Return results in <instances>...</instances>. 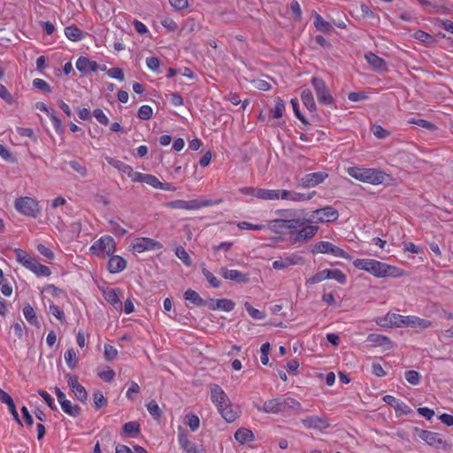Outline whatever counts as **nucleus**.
<instances>
[{
    "label": "nucleus",
    "instance_id": "obj_1",
    "mask_svg": "<svg viewBox=\"0 0 453 453\" xmlns=\"http://www.w3.org/2000/svg\"><path fill=\"white\" fill-rule=\"evenodd\" d=\"M338 218V211L329 205L311 211L308 218L300 219L303 223L298 233L297 242H303L316 235L319 226L313 224L334 222Z\"/></svg>",
    "mask_w": 453,
    "mask_h": 453
},
{
    "label": "nucleus",
    "instance_id": "obj_2",
    "mask_svg": "<svg viewBox=\"0 0 453 453\" xmlns=\"http://www.w3.org/2000/svg\"><path fill=\"white\" fill-rule=\"evenodd\" d=\"M346 172L352 178L372 185H380L388 177L383 171L374 168L350 166L346 169Z\"/></svg>",
    "mask_w": 453,
    "mask_h": 453
},
{
    "label": "nucleus",
    "instance_id": "obj_3",
    "mask_svg": "<svg viewBox=\"0 0 453 453\" xmlns=\"http://www.w3.org/2000/svg\"><path fill=\"white\" fill-rule=\"evenodd\" d=\"M18 263L38 276H49L50 270L48 266L38 262L35 257H31L26 250L16 248L13 250Z\"/></svg>",
    "mask_w": 453,
    "mask_h": 453
},
{
    "label": "nucleus",
    "instance_id": "obj_4",
    "mask_svg": "<svg viewBox=\"0 0 453 453\" xmlns=\"http://www.w3.org/2000/svg\"><path fill=\"white\" fill-rule=\"evenodd\" d=\"M303 223V222L300 221V218L273 219L268 221L267 226L269 229L275 234H282L284 230H288V233L294 236L295 242H297L298 233Z\"/></svg>",
    "mask_w": 453,
    "mask_h": 453
},
{
    "label": "nucleus",
    "instance_id": "obj_5",
    "mask_svg": "<svg viewBox=\"0 0 453 453\" xmlns=\"http://www.w3.org/2000/svg\"><path fill=\"white\" fill-rule=\"evenodd\" d=\"M89 251L97 257L105 258L116 251V242L111 235H103L90 246Z\"/></svg>",
    "mask_w": 453,
    "mask_h": 453
},
{
    "label": "nucleus",
    "instance_id": "obj_6",
    "mask_svg": "<svg viewBox=\"0 0 453 453\" xmlns=\"http://www.w3.org/2000/svg\"><path fill=\"white\" fill-rule=\"evenodd\" d=\"M14 207L17 211L27 217L37 218L41 213V207L35 198L21 196L15 200Z\"/></svg>",
    "mask_w": 453,
    "mask_h": 453
},
{
    "label": "nucleus",
    "instance_id": "obj_7",
    "mask_svg": "<svg viewBox=\"0 0 453 453\" xmlns=\"http://www.w3.org/2000/svg\"><path fill=\"white\" fill-rule=\"evenodd\" d=\"M367 273L376 277H400L403 274V271L398 267L388 265L386 263L372 259Z\"/></svg>",
    "mask_w": 453,
    "mask_h": 453
},
{
    "label": "nucleus",
    "instance_id": "obj_8",
    "mask_svg": "<svg viewBox=\"0 0 453 453\" xmlns=\"http://www.w3.org/2000/svg\"><path fill=\"white\" fill-rule=\"evenodd\" d=\"M214 203L209 199L173 200L167 202L165 206L172 210L196 211L204 207L211 206Z\"/></svg>",
    "mask_w": 453,
    "mask_h": 453
},
{
    "label": "nucleus",
    "instance_id": "obj_9",
    "mask_svg": "<svg viewBox=\"0 0 453 453\" xmlns=\"http://www.w3.org/2000/svg\"><path fill=\"white\" fill-rule=\"evenodd\" d=\"M415 431L418 437L429 446H432L435 449H441L445 451L450 450L451 445L444 441L440 434L428 430L419 429L418 427H415Z\"/></svg>",
    "mask_w": 453,
    "mask_h": 453
},
{
    "label": "nucleus",
    "instance_id": "obj_10",
    "mask_svg": "<svg viewBox=\"0 0 453 453\" xmlns=\"http://www.w3.org/2000/svg\"><path fill=\"white\" fill-rule=\"evenodd\" d=\"M311 252L313 254H330L335 257H341L347 260H350L351 257L342 248L334 245L332 242L327 241H320L315 243Z\"/></svg>",
    "mask_w": 453,
    "mask_h": 453
},
{
    "label": "nucleus",
    "instance_id": "obj_11",
    "mask_svg": "<svg viewBox=\"0 0 453 453\" xmlns=\"http://www.w3.org/2000/svg\"><path fill=\"white\" fill-rule=\"evenodd\" d=\"M162 249L163 244L160 242L149 237H136L130 245V250L134 253H143Z\"/></svg>",
    "mask_w": 453,
    "mask_h": 453
},
{
    "label": "nucleus",
    "instance_id": "obj_12",
    "mask_svg": "<svg viewBox=\"0 0 453 453\" xmlns=\"http://www.w3.org/2000/svg\"><path fill=\"white\" fill-rule=\"evenodd\" d=\"M311 85L315 90L319 104L324 105H330L333 104L334 98L331 96L326 82L321 78L313 77L311 79Z\"/></svg>",
    "mask_w": 453,
    "mask_h": 453
},
{
    "label": "nucleus",
    "instance_id": "obj_13",
    "mask_svg": "<svg viewBox=\"0 0 453 453\" xmlns=\"http://www.w3.org/2000/svg\"><path fill=\"white\" fill-rule=\"evenodd\" d=\"M326 280H334L339 283L346 281V275L339 269H324L318 272L310 280V283H319Z\"/></svg>",
    "mask_w": 453,
    "mask_h": 453
},
{
    "label": "nucleus",
    "instance_id": "obj_14",
    "mask_svg": "<svg viewBox=\"0 0 453 453\" xmlns=\"http://www.w3.org/2000/svg\"><path fill=\"white\" fill-rule=\"evenodd\" d=\"M304 264V259L298 253H287L273 262V267L276 270H282L292 265H301Z\"/></svg>",
    "mask_w": 453,
    "mask_h": 453
},
{
    "label": "nucleus",
    "instance_id": "obj_15",
    "mask_svg": "<svg viewBox=\"0 0 453 453\" xmlns=\"http://www.w3.org/2000/svg\"><path fill=\"white\" fill-rule=\"evenodd\" d=\"M226 394L224 390L217 384L211 385V400L215 403L221 417L226 420V411L223 406Z\"/></svg>",
    "mask_w": 453,
    "mask_h": 453
},
{
    "label": "nucleus",
    "instance_id": "obj_16",
    "mask_svg": "<svg viewBox=\"0 0 453 453\" xmlns=\"http://www.w3.org/2000/svg\"><path fill=\"white\" fill-rule=\"evenodd\" d=\"M105 300L111 303L116 310L122 308V303L119 297V289L109 288V285H97Z\"/></svg>",
    "mask_w": 453,
    "mask_h": 453
},
{
    "label": "nucleus",
    "instance_id": "obj_17",
    "mask_svg": "<svg viewBox=\"0 0 453 453\" xmlns=\"http://www.w3.org/2000/svg\"><path fill=\"white\" fill-rule=\"evenodd\" d=\"M302 424L309 429H318L324 431L330 426L328 420L326 418L319 416H309L301 419Z\"/></svg>",
    "mask_w": 453,
    "mask_h": 453
},
{
    "label": "nucleus",
    "instance_id": "obj_18",
    "mask_svg": "<svg viewBox=\"0 0 453 453\" xmlns=\"http://www.w3.org/2000/svg\"><path fill=\"white\" fill-rule=\"evenodd\" d=\"M258 411L267 414H278L282 412L280 397L268 399L264 402L263 405H256Z\"/></svg>",
    "mask_w": 453,
    "mask_h": 453
},
{
    "label": "nucleus",
    "instance_id": "obj_19",
    "mask_svg": "<svg viewBox=\"0 0 453 453\" xmlns=\"http://www.w3.org/2000/svg\"><path fill=\"white\" fill-rule=\"evenodd\" d=\"M328 174L323 172L308 173L301 179V185L303 188H313L322 183Z\"/></svg>",
    "mask_w": 453,
    "mask_h": 453
},
{
    "label": "nucleus",
    "instance_id": "obj_20",
    "mask_svg": "<svg viewBox=\"0 0 453 453\" xmlns=\"http://www.w3.org/2000/svg\"><path fill=\"white\" fill-rule=\"evenodd\" d=\"M404 316L396 313H387L384 317L378 318L376 323L380 326H397L401 327L403 326Z\"/></svg>",
    "mask_w": 453,
    "mask_h": 453
},
{
    "label": "nucleus",
    "instance_id": "obj_21",
    "mask_svg": "<svg viewBox=\"0 0 453 453\" xmlns=\"http://www.w3.org/2000/svg\"><path fill=\"white\" fill-rule=\"evenodd\" d=\"M76 68L81 73L87 74L96 72L99 65L96 61L81 56L76 61Z\"/></svg>",
    "mask_w": 453,
    "mask_h": 453
},
{
    "label": "nucleus",
    "instance_id": "obj_22",
    "mask_svg": "<svg viewBox=\"0 0 453 453\" xmlns=\"http://www.w3.org/2000/svg\"><path fill=\"white\" fill-rule=\"evenodd\" d=\"M315 191H312L311 193L309 194H303L282 189L281 199L289 200L292 202H304L311 200L315 196Z\"/></svg>",
    "mask_w": 453,
    "mask_h": 453
},
{
    "label": "nucleus",
    "instance_id": "obj_23",
    "mask_svg": "<svg viewBox=\"0 0 453 453\" xmlns=\"http://www.w3.org/2000/svg\"><path fill=\"white\" fill-rule=\"evenodd\" d=\"M108 269L111 273H118L125 270L127 261L124 257L118 255L109 256Z\"/></svg>",
    "mask_w": 453,
    "mask_h": 453
},
{
    "label": "nucleus",
    "instance_id": "obj_24",
    "mask_svg": "<svg viewBox=\"0 0 453 453\" xmlns=\"http://www.w3.org/2000/svg\"><path fill=\"white\" fill-rule=\"evenodd\" d=\"M403 326L427 328L432 326V322L417 316H404Z\"/></svg>",
    "mask_w": 453,
    "mask_h": 453
},
{
    "label": "nucleus",
    "instance_id": "obj_25",
    "mask_svg": "<svg viewBox=\"0 0 453 453\" xmlns=\"http://www.w3.org/2000/svg\"><path fill=\"white\" fill-rule=\"evenodd\" d=\"M178 441L180 448L187 453H196L200 448H197L195 443L188 440L187 434L184 432L178 434Z\"/></svg>",
    "mask_w": 453,
    "mask_h": 453
},
{
    "label": "nucleus",
    "instance_id": "obj_26",
    "mask_svg": "<svg viewBox=\"0 0 453 453\" xmlns=\"http://www.w3.org/2000/svg\"><path fill=\"white\" fill-rule=\"evenodd\" d=\"M365 59L368 64L372 66V68L376 71H385L387 69L386 62L383 58L377 56L372 52H368L365 54Z\"/></svg>",
    "mask_w": 453,
    "mask_h": 453
},
{
    "label": "nucleus",
    "instance_id": "obj_27",
    "mask_svg": "<svg viewBox=\"0 0 453 453\" xmlns=\"http://www.w3.org/2000/svg\"><path fill=\"white\" fill-rule=\"evenodd\" d=\"M282 189H266L258 188L257 198L262 200H279L281 199Z\"/></svg>",
    "mask_w": 453,
    "mask_h": 453
},
{
    "label": "nucleus",
    "instance_id": "obj_28",
    "mask_svg": "<svg viewBox=\"0 0 453 453\" xmlns=\"http://www.w3.org/2000/svg\"><path fill=\"white\" fill-rule=\"evenodd\" d=\"M234 439L241 445H244L247 442L253 441L255 439L254 434L250 429L241 427L234 434Z\"/></svg>",
    "mask_w": 453,
    "mask_h": 453
},
{
    "label": "nucleus",
    "instance_id": "obj_29",
    "mask_svg": "<svg viewBox=\"0 0 453 453\" xmlns=\"http://www.w3.org/2000/svg\"><path fill=\"white\" fill-rule=\"evenodd\" d=\"M65 35L72 42H80L85 38L84 33L76 26L65 27Z\"/></svg>",
    "mask_w": 453,
    "mask_h": 453
},
{
    "label": "nucleus",
    "instance_id": "obj_30",
    "mask_svg": "<svg viewBox=\"0 0 453 453\" xmlns=\"http://www.w3.org/2000/svg\"><path fill=\"white\" fill-rule=\"evenodd\" d=\"M280 403H281L282 412L288 411H298L302 408L301 403L298 401H296L295 398L288 397H288L281 396Z\"/></svg>",
    "mask_w": 453,
    "mask_h": 453
},
{
    "label": "nucleus",
    "instance_id": "obj_31",
    "mask_svg": "<svg viewBox=\"0 0 453 453\" xmlns=\"http://www.w3.org/2000/svg\"><path fill=\"white\" fill-rule=\"evenodd\" d=\"M60 405L63 411L71 417L76 418L81 414V408L77 404L73 405L69 400L61 402Z\"/></svg>",
    "mask_w": 453,
    "mask_h": 453
},
{
    "label": "nucleus",
    "instance_id": "obj_32",
    "mask_svg": "<svg viewBox=\"0 0 453 453\" xmlns=\"http://www.w3.org/2000/svg\"><path fill=\"white\" fill-rule=\"evenodd\" d=\"M301 100L304 106L310 111L316 110V104L311 91L308 88H304L301 92Z\"/></svg>",
    "mask_w": 453,
    "mask_h": 453
},
{
    "label": "nucleus",
    "instance_id": "obj_33",
    "mask_svg": "<svg viewBox=\"0 0 453 453\" xmlns=\"http://www.w3.org/2000/svg\"><path fill=\"white\" fill-rule=\"evenodd\" d=\"M123 433L131 436V437H138L141 434L140 424L137 421H129L123 425L122 426Z\"/></svg>",
    "mask_w": 453,
    "mask_h": 453
},
{
    "label": "nucleus",
    "instance_id": "obj_34",
    "mask_svg": "<svg viewBox=\"0 0 453 453\" xmlns=\"http://www.w3.org/2000/svg\"><path fill=\"white\" fill-rule=\"evenodd\" d=\"M184 298L197 307H203L205 304V299H203L195 290L190 288L184 293Z\"/></svg>",
    "mask_w": 453,
    "mask_h": 453
},
{
    "label": "nucleus",
    "instance_id": "obj_35",
    "mask_svg": "<svg viewBox=\"0 0 453 453\" xmlns=\"http://www.w3.org/2000/svg\"><path fill=\"white\" fill-rule=\"evenodd\" d=\"M314 26L321 32L330 33L333 30V27L329 22L325 20L319 14L316 13L314 16Z\"/></svg>",
    "mask_w": 453,
    "mask_h": 453
},
{
    "label": "nucleus",
    "instance_id": "obj_36",
    "mask_svg": "<svg viewBox=\"0 0 453 453\" xmlns=\"http://www.w3.org/2000/svg\"><path fill=\"white\" fill-rule=\"evenodd\" d=\"M138 182L146 183L154 188L159 189V188H161V181L155 175L149 173H141V177L139 178Z\"/></svg>",
    "mask_w": 453,
    "mask_h": 453
},
{
    "label": "nucleus",
    "instance_id": "obj_37",
    "mask_svg": "<svg viewBox=\"0 0 453 453\" xmlns=\"http://www.w3.org/2000/svg\"><path fill=\"white\" fill-rule=\"evenodd\" d=\"M23 314L28 323L35 326L36 327H40V322L37 319L35 311L30 304H27L23 308Z\"/></svg>",
    "mask_w": 453,
    "mask_h": 453
},
{
    "label": "nucleus",
    "instance_id": "obj_38",
    "mask_svg": "<svg viewBox=\"0 0 453 453\" xmlns=\"http://www.w3.org/2000/svg\"><path fill=\"white\" fill-rule=\"evenodd\" d=\"M203 307H208L210 310L221 309L226 311V299H208L205 300V304Z\"/></svg>",
    "mask_w": 453,
    "mask_h": 453
},
{
    "label": "nucleus",
    "instance_id": "obj_39",
    "mask_svg": "<svg viewBox=\"0 0 453 453\" xmlns=\"http://www.w3.org/2000/svg\"><path fill=\"white\" fill-rule=\"evenodd\" d=\"M175 255L186 266H190L192 265L190 256L182 246H178L175 249Z\"/></svg>",
    "mask_w": 453,
    "mask_h": 453
},
{
    "label": "nucleus",
    "instance_id": "obj_40",
    "mask_svg": "<svg viewBox=\"0 0 453 453\" xmlns=\"http://www.w3.org/2000/svg\"><path fill=\"white\" fill-rule=\"evenodd\" d=\"M244 307L247 311V312L249 313V315L254 319H257V320H261V319H264L265 318V313L262 311H259L256 308H254L250 303L246 302L244 303Z\"/></svg>",
    "mask_w": 453,
    "mask_h": 453
},
{
    "label": "nucleus",
    "instance_id": "obj_41",
    "mask_svg": "<svg viewBox=\"0 0 453 453\" xmlns=\"http://www.w3.org/2000/svg\"><path fill=\"white\" fill-rule=\"evenodd\" d=\"M65 359L69 368L74 369L78 365V358L73 349H68L65 353Z\"/></svg>",
    "mask_w": 453,
    "mask_h": 453
},
{
    "label": "nucleus",
    "instance_id": "obj_42",
    "mask_svg": "<svg viewBox=\"0 0 453 453\" xmlns=\"http://www.w3.org/2000/svg\"><path fill=\"white\" fill-rule=\"evenodd\" d=\"M285 111V103L280 97L275 100V106L272 110V115L274 119H280L283 116Z\"/></svg>",
    "mask_w": 453,
    "mask_h": 453
},
{
    "label": "nucleus",
    "instance_id": "obj_43",
    "mask_svg": "<svg viewBox=\"0 0 453 453\" xmlns=\"http://www.w3.org/2000/svg\"><path fill=\"white\" fill-rule=\"evenodd\" d=\"M404 378L411 385L417 386L420 383L421 376L417 371L409 370L405 372Z\"/></svg>",
    "mask_w": 453,
    "mask_h": 453
},
{
    "label": "nucleus",
    "instance_id": "obj_44",
    "mask_svg": "<svg viewBox=\"0 0 453 453\" xmlns=\"http://www.w3.org/2000/svg\"><path fill=\"white\" fill-rule=\"evenodd\" d=\"M153 115V109L148 104L142 105L137 111V117L142 120L150 119Z\"/></svg>",
    "mask_w": 453,
    "mask_h": 453
},
{
    "label": "nucleus",
    "instance_id": "obj_45",
    "mask_svg": "<svg viewBox=\"0 0 453 453\" xmlns=\"http://www.w3.org/2000/svg\"><path fill=\"white\" fill-rule=\"evenodd\" d=\"M148 411L150 414L157 420H158L162 416V411L157 403L156 401L152 400L146 405Z\"/></svg>",
    "mask_w": 453,
    "mask_h": 453
},
{
    "label": "nucleus",
    "instance_id": "obj_46",
    "mask_svg": "<svg viewBox=\"0 0 453 453\" xmlns=\"http://www.w3.org/2000/svg\"><path fill=\"white\" fill-rule=\"evenodd\" d=\"M123 175L127 176L131 179L133 182H138L139 178L141 177L140 172H135L133 167L129 165H127L123 170L120 172Z\"/></svg>",
    "mask_w": 453,
    "mask_h": 453
},
{
    "label": "nucleus",
    "instance_id": "obj_47",
    "mask_svg": "<svg viewBox=\"0 0 453 453\" xmlns=\"http://www.w3.org/2000/svg\"><path fill=\"white\" fill-rule=\"evenodd\" d=\"M68 164H69L70 167L74 172L79 173L81 176L85 177L88 175V169H87L86 165L81 164L80 162H78L76 160H72Z\"/></svg>",
    "mask_w": 453,
    "mask_h": 453
},
{
    "label": "nucleus",
    "instance_id": "obj_48",
    "mask_svg": "<svg viewBox=\"0 0 453 453\" xmlns=\"http://www.w3.org/2000/svg\"><path fill=\"white\" fill-rule=\"evenodd\" d=\"M368 340L380 345V346L388 345V344L391 343V342L388 336L381 335V334H372L368 336Z\"/></svg>",
    "mask_w": 453,
    "mask_h": 453
},
{
    "label": "nucleus",
    "instance_id": "obj_49",
    "mask_svg": "<svg viewBox=\"0 0 453 453\" xmlns=\"http://www.w3.org/2000/svg\"><path fill=\"white\" fill-rule=\"evenodd\" d=\"M93 400L96 409H101L107 405V399L104 397L102 392L96 391L93 394Z\"/></svg>",
    "mask_w": 453,
    "mask_h": 453
},
{
    "label": "nucleus",
    "instance_id": "obj_50",
    "mask_svg": "<svg viewBox=\"0 0 453 453\" xmlns=\"http://www.w3.org/2000/svg\"><path fill=\"white\" fill-rule=\"evenodd\" d=\"M147 67L156 73H158L160 72V61L156 57H149L146 58Z\"/></svg>",
    "mask_w": 453,
    "mask_h": 453
},
{
    "label": "nucleus",
    "instance_id": "obj_51",
    "mask_svg": "<svg viewBox=\"0 0 453 453\" xmlns=\"http://www.w3.org/2000/svg\"><path fill=\"white\" fill-rule=\"evenodd\" d=\"M72 392L80 402L85 403L87 401L88 392L82 385L76 386V388L73 389Z\"/></svg>",
    "mask_w": 453,
    "mask_h": 453
},
{
    "label": "nucleus",
    "instance_id": "obj_52",
    "mask_svg": "<svg viewBox=\"0 0 453 453\" xmlns=\"http://www.w3.org/2000/svg\"><path fill=\"white\" fill-rule=\"evenodd\" d=\"M260 361L264 365H267L269 364V352H270V343L265 342L261 345L260 348Z\"/></svg>",
    "mask_w": 453,
    "mask_h": 453
},
{
    "label": "nucleus",
    "instance_id": "obj_53",
    "mask_svg": "<svg viewBox=\"0 0 453 453\" xmlns=\"http://www.w3.org/2000/svg\"><path fill=\"white\" fill-rule=\"evenodd\" d=\"M291 106L293 108V111L295 116L303 124L307 123V120L305 117L302 114L300 108H299V103L296 98H293L290 101Z\"/></svg>",
    "mask_w": 453,
    "mask_h": 453
},
{
    "label": "nucleus",
    "instance_id": "obj_54",
    "mask_svg": "<svg viewBox=\"0 0 453 453\" xmlns=\"http://www.w3.org/2000/svg\"><path fill=\"white\" fill-rule=\"evenodd\" d=\"M238 228L240 229H247V230H262L265 227L263 224H252L247 221H242L238 222L237 224Z\"/></svg>",
    "mask_w": 453,
    "mask_h": 453
},
{
    "label": "nucleus",
    "instance_id": "obj_55",
    "mask_svg": "<svg viewBox=\"0 0 453 453\" xmlns=\"http://www.w3.org/2000/svg\"><path fill=\"white\" fill-rule=\"evenodd\" d=\"M186 424L189 426L191 431H196L200 425L199 418L194 414H188L186 416Z\"/></svg>",
    "mask_w": 453,
    "mask_h": 453
},
{
    "label": "nucleus",
    "instance_id": "obj_56",
    "mask_svg": "<svg viewBox=\"0 0 453 453\" xmlns=\"http://www.w3.org/2000/svg\"><path fill=\"white\" fill-rule=\"evenodd\" d=\"M107 75L112 79L118 80L119 81H123L125 80V75L123 70L119 67H113L107 70Z\"/></svg>",
    "mask_w": 453,
    "mask_h": 453
},
{
    "label": "nucleus",
    "instance_id": "obj_57",
    "mask_svg": "<svg viewBox=\"0 0 453 453\" xmlns=\"http://www.w3.org/2000/svg\"><path fill=\"white\" fill-rule=\"evenodd\" d=\"M104 358L107 361H112L117 357L118 350L114 346L106 344V345H104Z\"/></svg>",
    "mask_w": 453,
    "mask_h": 453
},
{
    "label": "nucleus",
    "instance_id": "obj_58",
    "mask_svg": "<svg viewBox=\"0 0 453 453\" xmlns=\"http://www.w3.org/2000/svg\"><path fill=\"white\" fill-rule=\"evenodd\" d=\"M410 124H414V125H417L418 127H421L423 128H426L427 130H433L434 128V125L432 124L431 122L426 120V119H411L409 121H408Z\"/></svg>",
    "mask_w": 453,
    "mask_h": 453
},
{
    "label": "nucleus",
    "instance_id": "obj_59",
    "mask_svg": "<svg viewBox=\"0 0 453 453\" xmlns=\"http://www.w3.org/2000/svg\"><path fill=\"white\" fill-rule=\"evenodd\" d=\"M372 260V259L370 258H357L353 261V265L357 269L367 272Z\"/></svg>",
    "mask_w": 453,
    "mask_h": 453
},
{
    "label": "nucleus",
    "instance_id": "obj_60",
    "mask_svg": "<svg viewBox=\"0 0 453 453\" xmlns=\"http://www.w3.org/2000/svg\"><path fill=\"white\" fill-rule=\"evenodd\" d=\"M93 116L96 118V119L102 125H108L109 124V119L104 112L102 109H95L93 111Z\"/></svg>",
    "mask_w": 453,
    "mask_h": 453
},
{
    "label": "nucleus",
    "instance_id": "obj_61",
    "mask_svg": "<svg viewBox=\"0 0 453 453\" xmlns=\"http://www.w3.org/2000/svg\"><path fill=\"white\" fill-rule=\"evenodd\" d=\"M38 394L42 396L46 402L47 405L52 410L57 411V406L54 403V399L50 396V395L45 390L40 389L38 390Z\"/></svg>",
    "mask_w": 453,
    "mask_h": 453
},
{
    "label": "nucleus",
    "instance_id": "obj_62",
    "mask_svg": "<svg viewBox=\"0 0 453 453\" xmlns=\"http://www.w3.org/2000/svg\"><path fill=\"white\" fill-rule=\"evenodd\" d=\"M395 411L399 415H409L412 412V410L401 400L395 405Z\"/></svg>",
    "mask_w": 453,
    "mask_h": 453
},
{
    "label": "nucleus",
    "instance_id": "obj_63",
    "mask_svg": "<svg viewBox=\"0 0 453 453\" xmlns=\"http://www.w3.org/2000/svg\"><path fill=\"white\" fill-rule=\"evenodd\" d=\"M33 85L35 88L42 90L44 92L50 93L51 92L50 86L42 79L36 78L33 81Z\"/></svg>",
    "mask_w": 453,
    "mask_h": 453
},
{
    "label": "nucleus",
    "instance_id": "obj_64",
    "mask_svg": "<svg viewBox=\"0 0 453 453\" xmlns=\"http://www.w3.org/2000/svg\"><path fill=\"white\" fill-rule=\"evenodd\" d=\"M0 97L6 102L8 104H13V97L12 94L8 91L6 87L0 83Z\"/></svg>",
    "mask_w": 453,
    "mask_h": 453
}]
</instances>
